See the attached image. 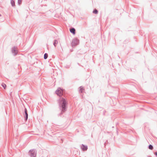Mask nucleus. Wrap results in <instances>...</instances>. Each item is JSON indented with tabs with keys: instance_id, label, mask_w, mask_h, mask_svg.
Returning a JSON list of instances; mask_svg holds the SVG:
<instances>
[{
	"instance_id": "obj_1",
	"label": "nucleus",
	"mask_w": 157,
	"mask_h": 157,
	"mask_svg": "<svg viewBox=\"0 0 157 157\" xmlns=\"http://www.w3.org/2000/svg\"><path fill=\"white\" fill-rule=\"evenodd\" d=\"M56 93L57 95L61 96L63 95V90L60 88H58L56 91Z\"/></svg>"
},
{
	"instance_id": "obj_2",
	"label": "nucleus",
	"mask_w": 157,
	"mask_h": 157,
	"mask_svg": "<svg viewBox=\"0 0 157 157\" xmlns=\"http://www.w3.org/2000/svg\"><path fill=\"white\" fill-rule=\"evenodd\" d=\"M61 101H62L63 102L62 104V108L63 109H64L65 106L66 104V101L63 98H62L61 99Z\"/></svg>"
},
{
	"instance_id": "obj_3",
	"label": "nucleus",
	"mask_w": 157,
	"mask_h": 157,
	"mask_svg": "<svg viewBox=\"0 0 157 157\" xmlns=\"http://www.w3.org/2000/svg\"><path fill=\"white\" fill-rule=\"evenodd\" d=\"M30 156L32 157H35L36 155V153L33 150H30L29 151Z\"/></svg>"
},
{
	"instance_id": "obj_4",
	"label": "nucleus",
	"mask_w": 157,
	"mask_h": 157,
	"mask_svg": "<svg viewBox=\"0 0 157 157\" xmlns=\"http://www.w3.org/2000/svg\"><path fill=\"white\" fill-rule=\"evenodd\" d=\"M82 148L83 151H86L87 149V147L86 146H85L84 145H82Z\"/></svg>"
},
{
	"instance_id": "obj_5",
	"label": "nucleus",
	"mask_w": 157,
	"mask_h": 157,
	"mask_svg": "<svg viewBox=\"0 0 157 157\" xmlns=\"http://www.w3.org/2000/svg\"><path fill=\"white\" fill-rule=\"evenodd\" d=\"M72 44L73 45H75L77 44L78 41L76 40H74L73 41Z\"/></svg>"
},
{
	"instance_id": "obj_6",
	"label": "nucleus",
	"mask_w": 157,
	"mask_h": 157,
	"mask_svg": "<svg viewBox=\"0 0 157 157\" xmlns=\"http://www.w3.org/2000/svg\"><path fill=\"white\" fill-rule=\"evenodd\" d=\"M70 32L72 33L73 34H75V30L74 28H72L70 29Z\"/></svg>"
},
{
	"instance_id": "obj_7",
	"label": "nucleus",
	"mask_w": 157,
	"mask_h": 157,
	"mask_svg": "<svg viewBox=\"0 0 157 157\" xmlns=\"http://www.w3.org/2000/svg\"><path fill=\"white\" fill-rule=\"evenodd\" d=\"M25 112L26 114V120H27L28 119V114L27 113V110L26 109H25Z\"/></svg>"
},
{
	"instance_id": "obj_8",
	"label": "nucleus",
	"mask_w": 157,
	"mask_h": 157,
	"mask_svg": "<svg viewBox=\"0 0 157 157\" xmlns=\"http://www.w3.org/2000/svg\"><path fill=\"white\" fill-rule=\"evenodd\" d=\"M79 92L81 93H82V91L84 90L83 87H80L79 88Z\"/></svg>"
},
{
	"instance_id": "obj_9",
	"label": "nucleus",
	"mask_w": 157,
	"mask_h": 157,
	"mask_svg": "<svg viewBox=\"0 0 157 157\" xmlns=\"http://www.w3.org/2000/svg\"><path fill=\"white\" fill-rule=\"evenodd\" d=\"M48 54L47 53H45L44 56V58L45 59H46L48 58Z\"/></svg>"
},
{
	"instance_id": "obj_10",
	"label": "nucleus",
	"mask_w": 157,
	"mask_h": 157,
	"mask_svg": "<svg viewBox=\"0 0 157 157\" xmlns=\"http://www.w3.org/2000/svg\"><path fill=\"white\" fill-rule=\"evenodd\" d=\"M2 86L3 87V88H4V89H6V85L4 83H3L2 84Z\"/></svg>"
},
{
	"instance_id": "obj_11",
	"label": "nucleus",
	"mask_w": 157,
	"mask_h": 157,
	"mask_svg": "<svg viewBox=\"0 0 157 157\" xmlns=\"http://www.w3.org/2000/svg\"><path fill=\"white\" fill-rule=\"evenodd\" d=\"M11 4L13 6H14L15 5V3L13 1H11Z\"/></svg>"
},
{
	"instance_id": "obj_12",
	"label": "nucleus",
	"mask_w": 157,
	"mask_h": 157,
	"mask_svg": "<svg viewBox=\"0 0 157 157\" xmlns=\"http://www.w3.org/2000/svg\"><path fill=\"white\" fill-rule=\"evenodd\" d=\"M93 13L95 14H97L98 13V11L96 9H95L93 11Z\"/></svg>"
},
{
	"instance_id": "obj_13",
	"label": "nucleus",
	"mask_w": 157,
	"mask_h": 157,
	"mask_svg": "<svg viewBox=\"0 0 157 157\" xmlns=\"http://www.w3.org/2000/svg\"><path fill=\"white\" fill-rule=\"evenodd\" d=\"M149 148L151 150H152L153 149V146L151 145H150L149 146Z\"/></svg>"
},
{
	"instance_id": "obj_14",
	"label": "nucleus",
	"mask_w": 157,
	"mask_h": 157,
	"mask_svg": "<svg viewBox=\"0 0 157 157\" xmlns=\"http://www.w3.org/2000/svg\"><path fill=\"white\" fill-rule=\"evenodd\" d=\"M58 43V41L57 40H55V42L54 43V44L55 46H56V44H57Z\"/></svg>"
},
{
	"instance_id": "obj_15",
	"label": "nucleus",
	"mask_w": 157,
	"mask_h": 157,
	"mask_svg": "<svg viewBox=\"0 0 157 157\" xmlns=\"http://www.w3.org/2000/svg\"><path fill=\"white\" fill-rule=\"evenodd\" d=\"M18 3L19 4H20L21 3V0H18Z\"/></svg>"
},
{
	"instance_id": "obj_16",
	"label": "nucleus",
	"mask_w": 157,
	"mask_h": 157,
	"mask_svg": "<svg viewBox=\"0 0 157 157\" xmlns=\"http://www.w3.org/2000/svg\"><path fill=\"white\" fill-rule=\"evenodd\" d=\"M155 154L157 156V152L155 153Z\"/></svg>"
},
{
	"instance_id": "obj_17",
	"label": "nucleus",
	"mask_w": 157,
	"mask_h": 157,
	"mask_svg": "<svg viewBox=\"0 0 157 157\" xmlns=\"http://www.w3.org/2000/svg\"><path fill=\"white\" fill-rule=\"evenodd\" d=\"M14 52H15V54H16L17 53V51H14Z\"/></svg>"
},
{
	"instance_id": "obj_18",
	"label": "nucleus",
	"mask_w": 157,
	"mask_h": 157,
	"mask_svg": "<svg viewBox=\"0 0 157 157\" xmlns=\"http://www.w3.org/2000/svg\"><path fill=\"white\" fill-rule=\"evenodd\" d=\"M1 16V15L0 14V16Z\"/></svg>"
}]
</instances>
